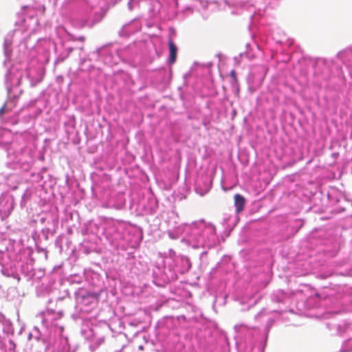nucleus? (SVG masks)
Wrapping results in <instances>:
<instances>
[{
  "mask_svg": "<svg viewBox=\"0 0 352 352\" xmlns=\"http://www.w3.org/2000/svg\"><path fill=\"white\" fill-rule=\"evenodd\" d=\"M235 115H236V111H234V115H233V116H235Z\"/></svg>",
  "mask_w": 352,
  "mask_h": 352,
  "instance_id": "6",
  "label": "nucleus"
},
{
  "mask_svg": "<svg viewBox=\"0 0 352 352\" xmlns=\"http://www.w3.org/2000/svg\"><path fill=\"white\" fill-rule=\"evenodd\" d=\"M4 112H5V111H0V116H3V113H4Z\"/></svg>",
  "mask_w": 352,
  "mask_h": 352,
  "instance_id": "4",
  "label": "nucleus"
},
{
  "mask_svg": "<svg viewBox=\"0 0 352 352\" xmlns=\"http://www.w3.org/2000/svg\"><path fill=\"white\" fill-rule=\"evenodd\" d=\"M234 206L236 208V213H240L244 209V206L245 204V199L243 196L239 194H236L234 195Z\"/></svg>",
  "mask_w": 352,
  "mask_h": 352,
  "instance_id": "2",
  "label": "nucleus"
},
{
  "mask_svg": "<svg viewBox=\"0 0 352 352\" xmlns=\"http://www.w3.org/2000/svg\"><path fill=\"white\" fill-rule=\"evenodd\" d=\"M139 349H140V350H143V346H139Z\"/></svg>",
  "mask_w": 352,
  "mask_h": 352,
  "instance_id": "5",
  "label": "nucleus"
},
{
  "mask_svg": "<svg viewBox=\"0 0 352 352\" xmlns=\"http://www.w3.org/2000/svg\"><path fill=\"white\" fill-rule=\"evenodd\" d=\"M230 76L232 78V84L234 85V86H236V85H238L239 84V82H238V78H237V76H236V73L234 70H232L230 73Z\"/></svg>",
  "mask_w": 352,
  "mask_h": 352,
  "instance_id": "3",
  "label": "nucleus"
},
{
  "mask_svg": "<svg viewBox=\"0 0 352 352\" xmlns=\"http://www.w3.org/2000/svg\"><path fill=\"white\" fill-rule=\"evenodd\" d=\"M169 57L168 62L170 65L175 63L177 58V47L172 38L168 39Z\"/></svg>",
  "mask_w": 352,
  "mask_h": 352,
  "instance_id": "1",
  "label": "nucleus"
},
{
  "mask_svg": "<svg viewBox=\"0 0 352 352\" xmlns=\"http://www.w3.org/2000/svg\"><path fill=\"white\" fill-rule=\"evenodd\" d=\"M0 110H1V111H3V107H1V108L0 109Z\"/></svg>",
  "mask_w": 352,
  "mask_h": 352,
  "instance_id": "7",
  "label": "nucleus"
}]
</instances>
